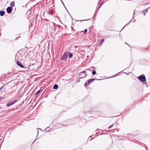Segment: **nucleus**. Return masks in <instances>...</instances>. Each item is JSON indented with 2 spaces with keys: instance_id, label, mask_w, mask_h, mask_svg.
<instances>
[{
  "instance_id": "1",
  "label": "nucleus",
  "mask_w": 150,
  "mask_h": 150,
  "mask_svg": "<svg viewBox=\"0 0 150 150\" xmlns=\"http://www.w3.org/2000/svg\"><path fill=\"white\" fill-rule=\"evenodd\" d=\"M96 79H91L87 81L84 84V86L85 87L88 86L91 83L93 82L95 80H96Z\"/></svg>"
},
{
  "instance_id": "2",
  "label": "nucleus",
  "mask_w": 150,
  "mask_h": 150,
  "mask_svg": "<svg viewBox=\"0 0 150 150\" xmlns=\"http://www.w3.org/2000/svg\"><path fill=\"white\" fill-rule=\"evenodd\" d=\"M69 53V52H66L62 55L60 58V59L62 60L65 61L67 60L68 55Z\"/></svg>"
},
{
  "instance_id": "3",
  "label": "nucleus",
  "mask_w": 150,
  "mask_h": 150,
  "mask_svg": "<svg viewBox=\"0 0 150 150\" xmlns=\"http://www.w3.org/2000/svg\"><path fill=\"white\" fill-rule=\"evenodd\" d=\"M138 79L142 82H144L146 81V79L144 75L139 76L138 77Z\"/></svg>"
},
{
  "instance_id": "4",
  "label": "nucleus",
  "mask_w": 150,
  "mask_h": 150,
  "mask_svg": "<svg viewBox=\"0 0 150 150\" xmlns=\"http://www.w3.org/2000/svg\"><path fill=\"white\" fill-rule=\"evenodd\" d=\"M86 73L85 71H82L80 72L79 75L82 76L80 77V78H84L87 75V74H85Z\"/></svg>"
},
{
  "instance_id": "5",
  "label": "nucleus",
  "mask_w": 150,
  "mask_h": 150,
  "mask_svg": "<svg viewBox=\"0 0 150 150\" xmlns=\"http://www.w3.org/2000/svg\"><path fill=\"white\" fill-rule=\"evenodd\" d=\"M18 101V100H15L14 101H11L10 102H8L6 104V106L7 107H9L13 104L15 103L16 102Z\"/></svg>"
},
{
  "instance_id": "6",
  "label": "nucleus",
  "mask_w": 150,
  "mask_h": 150,
  "mask_svg": "<svg viewBox=\"0 0 150 150\" xmlns=\"http://www.w3.org/2000/svg\"><path fill=\"white\" fill-rule=\"evenodd\" d=\"M13 9L12 7H8L6 8V11L8 13H11L12 10Z\"/></svg>"
},
{
  "instance_id": "7",
  "label": "nucleus",
  "mask_w": 150,
  "mask_h": 150,
  "mask_svg": "<svg viewBox=\"0 0 150 150\" xmlns=\"http://www.w3.org/2000/svg\"><path fill=\"white\" fill-rule=\"evenodd\" d=\"M16 63L18 66H19L22 68H24V65L22 63H20L19 61H17L16 62Z\"/></svg>"
},
{
  "instance_id": "8",
  "label": "nucleus",
  "mask_w": 150,
  "mask_h": 150,
  "mask_svg": "<svg viewBox=\"0 0 150 150\" xmlns=\"http://www.w3.org/2000/svg\"><path fill=\"white\" fill-rule=\"evenodd\" d=\"M54 12V11L53 10L52 8H50L47 12V13L49 14H53Z\"/></svg>"
},
{
  "instance_id": "9",
  "label": "nucleus",
  "mask_w": 150,
  "mask_h": 150,
  "mask_svg": "<svg viewBox=\"0 0 150 150\" xmlns=\"http://www.w3.org/2000/svg\"><path fill=\"white\" fill-rule=\"evenodd\" d=\"M5 13V12L4 11H0V15L2 16L4 15Z\"/></svg>"
},
{
  "instance_id": "10",
  "label": "nucleus",
  "mask_w": 150,
  "mask_h": 150,
  "mask_svg": "<svg viewBox=\"0 0 150 150\" xmlns=\"http://www.w3.org/2000/svg\"><path fill=\"white\" fill-rule=\"evenodd\" d=\"M69 57V58H71L73 56V54L72 53H70L69 52L68 53Z\"/></svg>"
},
{
  "instance_id": "11",
  "label": "nucleus",
  "mask_w": 150,
  "mask_h": 150,
  "mask_svg": "<svg viewBox=\"0 0 150 150\" xmlns=\"http://www.w3.org/2000/svg\"><path fill=\"white\" fill-rule=\"evenodd\" d=\"M148 11V9H146L142 11V12L144 13V15L145 16V13H147Z\"/></svg>"
},
{
  "instance_id": "12",
  "label": "nucleus",
  "mask_w": 150,
  "mask_h": 150,
  "mask_svg": "<svg viewBox=\"0 0 150 150\" xmlns=\"http://www.w3.org/2000/svg\"><path fill=\"white\" fill-rule=\"evenodd\" d=\"M58 88V86L57 84H54L53 86V89H57Z\"/></svg>"
},
{
  "instance_id": "13",
  "label": "nucleus",
  "mask_w": 150,
  "mask_h": 150,
  "mask_svg": "<svg viewBox=\"0 0 150 150\" xmlns=\"http://www.w3.org/2000/svg\"><path fill=\"white\" fill-rule=\"evenodd\" d=\"M96 74V71L93 70L92 72V74L93 75H94Z\"/></svg>"
},
{
  "instance_id": "14",
  "label": "nucleus",
  "mask_w": 150,
  "mask_h": 150,
  "mask_svg": "<svg viewBox=\"0 0 150 150\" xmlns=\"http://www.w3.org/2000/svg\"><path fill=\"white\" fill-rule=\"evenodd\" d=\"M41 91V90H40L39 91H37L36 92V93L35 94V95H37Z\"/></svg>"
},
{
  "instance_id": "15",
  "label": "nucleus",
  "mask_w": 150,
  "mask_h": 150,
  "mask_svg": "<svg viewBox=\"0 0 150 150\" xmlns=\"http://www.w3.org/2000/svg\"><path fill=\"white\" fill-rule=\"evenodd\" d=\"M10 5L12 6H14V2H11L10 4Z\"/></svg>"
},
{
  "instance_id": "16",
  "label": "nucleus",
  "mask_w": 150,
  "mask_h": 150,
  "mask_svg": "<svg viewBox=\"0 0 150 150\" xmlns=\"http://www.w3.org/2000/svg\"><path fill=\"white\" fill-rule=\"evenodd\" d=\"M135 21V20L134 19H132L127 24H128L131 21H132L133 22H134Z\"/></svg>"
},
{
  "instance_id": "17",
  "label": "nucleus",
  "mask_w": 150,
  "mask_h": 150,
  "mask_svg": "<svg viewBox=\"0 0 150 150\" xmlns=\"http://www.w3.org/2000/svg\"><path fill=\"white\" fill-rule=\"evenodd\" d=\"M104 41V39H102L101 41V42H100V45L102 44Z\"/></svg>"
},
{
  "instance_id": "18",
  "label": "nucleus",
  "mask_w": 150,
  "mask_h": 150,
  "mask_svg": "<svg viewBox=\"0 0 150 150\" xmlns=\"http://www.w3.org/2000/svg\"><path fill=\"white\" fill-rule=\"evenodd\" d=\"M114 124H113L112 125H111L110 126L108 127V129H110V128H111L114 125Z\"/></svg>"
},
{
  "instance_id": "19",
  "label": "nucleus",
  "mask_w": 150,
  "mask_h": 150,
  "mask_svg": "<svg viewBox=\"0 0 150 150\" xmlns=\"http://www.w3.org/2000/svg\"><path fill=\"white\" fill-rule=\"evenodd\" d=\"M87 32V29H85L83 32V33H86Z\"/></svg>"
},
{
  "instance_id": "20",
  "label": "nucleus",
  "mask_w": 150,
  "mask_h": 150,
  "mask_svg": "<svg viewBox=\"0 0 150 150\" xmlns=\"http://www.w3.org/2000/svg\"><path fill=\"white\" fill-rule=\"evenodd\" d=\"M18 57V58H17L18 60H19L20 59L19 58H19V57L18 56V54H17L16 55V58H17V57Z\"/></svg>"
},
{
  "instance_id": "21",
  "label": "nucleus",
  "mask_w": 150,
  "mask_h": 150,
  "mask_svg": "<svg viewBox=\"0 0 150 150\" xmlns=\"http://www.w3.org/2000/svg\"><path fill=\"white\" fill-rule=\"evenodd\" d=\"M80 78H79V79H78L76 82H79L80 81Z\"/></svg>"
},
{
  "instance_id": "22",
  "label": "nucleus",
  "mask_w": 150,
  "mask_h": 150,
  "mask_svg": "<svg viewBox=\"0 0 150 150\" xmlns=\"http://www.w3.org/2000/svg\"><path fill=\"white\" fill-rule=\"evenodd\" d=\"M104 3L103 1L101 4L100 5V6L99 7H100Z\"/></svg>"
},
{
  "instance_id": "23",
  "label": "nucleus",
  "mask_w": 150,
  "mask_h": 150,
  "mask_svg": "<svg viewBox=\"0 0 150 150\" xmlns=\"http://www.w3.org/2000/svg\"><path fill=\"white\" fill-rule=\"evenodd\" d=\"M5 85V84H4L3 86H2L1 87V88H0V89H1V90L3 88V87Z\"/></svg>"
},
{
  "instance_id": "24",
  "label": "nucleus",
  "mask_w": 150,
  "mask_h": 150,
  "mask_svg": "<svg viewBox=\"0 0 150 150\" xmlns=\"http://www.w3.org/2000/svg\"><path fill=\"white\" fill-rule=\"evenodd\" d=\"M44 20L45 21H50V20H49L48 19H47L46 18H45Z\"/></svg>"
},
{
  "instance_id": "25",
  "label": "nucleus",
  "mask_w": 150,
  "mask_h": 150,
  "mask_svg": "<svg viewBox=\"0 0 150 150\" xmlns=\"http://www.w3.org/2000/svg\"><path fill=\"white\" fill-rule=\"evenodd\" d=\"M89 19H88V20H78V21H87V20H89Z\"/></svg>"
},
{
  "instance_id": "26",
  "label": "nucleus",
  "mask_w": 150,
  "mask_h": 150,
  "mask_svg": "<svg viewBox=\"0 0 150 150\" xmlns=\"http://www.w3.org/2000/svg\"><path fill=\"white\" fill-rule=\"evenodd\" d=\"M118 74H115V76H117V75Z\"/></svg>"
},
{
  "instance_id": "27",
  "label": "nucleus",
  "mask_w": 150,
  "mask_h": 150,
  "mask_svg": "<svg viewBox=\"0 0 150 150\" xmlns=\"http://www.w3.org/2000/svg\"><path fill=\"white\" fill-rule=\"evenodd\" d=\"M61 1H62V4H63L64 5V3H63V2L62 1V0H61Z\"/></svg>"
},
{
  "instance_id": "28",
  "label": "nucleus",
  "mask_w": 150,
  "mask_h": 150,
  "mask_svg": "<svg viewBox=\"0 0 150 150\" xmlns=\"http://www.w3.org/2000/svg\"><path fill=\"white\" fill-rule=\"evenodd\" d=\"M51 23L52 24H54V23H52V22H51Z\"/></svg>"
},
{
  "instance_id": "29",
  "label": "nucleus",
  "mask_w": 150,
  "mask_h": 150,
  "mask_svg": "<svg viewBox=\"0 0 150 150\" xmlns=\"http://www.w3.org/2000/svg\"><path fill=\"white\" fill-rule=\"evenodd\" d=\"M13 91H12V92H11V93H13Z\"/></svg>"
},
{
  "instance_id": "30",
  "label": "nucleus",
  "mask_w": 150,
  "mask_h": 150,
  "mask_svg": "<svg viewBox=\"0 0 150 150\" xmlns=\"http://www.w3.org/2000/svg\"><path fill=\"white\" fill-rule=\"evenodd\" d=\"M49 23V22H48V23H46V24H47V25Z\"/></svg>"
},
{
  "instance_id": "31",
  "label": "nucleus",
  "mask_w": 150,
  "mask_h": 150,
  "mask_svg": "<svg viewBox=\"0 0 150 150\" xmlns=\"http://www.w3.org/2000/svg\"><path fill=\"white\" fill-rule=\"evenodd\" d=\"M2 98V97H0V100Z\"/></svg>"
},
{
  "instance_id": "32",
  "label": "nucleus",
  "mask_w": 150,
  "mask_h": 150,
  "mask_svg": "<svg viewBox=\"0 0 150 150\" xmlns=\"http://www.w3.org/2000/svg\"><path fill=\"white\" fill-rule=\"evenodd\" d=\"M49 128V127H47V128L46 129H47Z\"/></svg>"
},
{
  "instance_id": "33",
  "label": "nucleus",
  "mask_w": 150,
  "mask_h": 150,
  "mask_svg": "<svg viewBox=\"0 0 150 150\" xmlns=\"http://www.w3.org/2000/svg\"><path fill=\"white\" fill-rule=\"evenodd\" d=\"M134 13H133V16H134Z\"/></svg>"
},
{
  "instance_id": "34",
  "label": "nucleus",
  "mask_w": 150,
  "mask_h": 150,
  "mask_svg": "<svg viewBox=\"0 0 150 150\" xmlns=\"http://www.w3.org/2000/svg\"><path fill=\"white\" fill-rule=\"evenodd\" d=\"M89 137H91V136H90V137H89Z\"/></svg>"
},
{
  "instance_id": "35",
  "label": "nucleus",
  "mask_w": 150,
  "mask_h": 150,
  "mask_svg": "<svg viewBox=\"0 0 150 150\" xmlns=\"http://www.w3.org/2000/svg\"><path fill=\"white\" fill-rule=\"evenodd\" d=\"M64 6L65 7V8H66L65 7V6Z\"/></svg>"
},
{
  "instance_id": "36",
  "label": "nucleus",
  "mask_w": 150,
  "mask_h": 150,
  "mask_svg": "<svg viewBox=\"0 0 150 150\" xmlns=\"http://www.w3.org/2000/svg\"><path fill=\"white\" fill-rule=\"evenodd\" d=\"M127 24L126 25H125V26H126V25H127Z\"/></svg>"
},
{
  "instance_id": "37",
  "label": "nucleus",
  "mask_w": 150,
  "mask_h": 150,
  "mask_svg": "<svg viewBox=\"0 0 150 150\" xmlns=\"http://www.w3.org/2000/svg\"><path fill=\"white\" fill-rule=\"evenodd\" d=\"M125 26L123 28V29L124 28H125Z\"/></svg>"
},
{
  "instance_id": "38",
  "label": "nucleus",
  "mask_w": 150,
  "mask_h": 150,
  "mask_svg": "<svg viewBox=\"0 0 150 150\" xmlns=\"http://www.w3.org/2000/svg\"><path fill=\"white\" fill-rule=\"evenodd\" d=\"M149 8H150V7H149Z\"/></svg>"
}]
</instances>
